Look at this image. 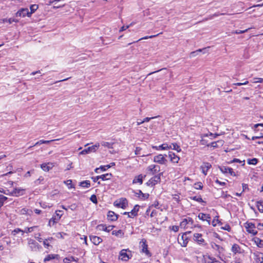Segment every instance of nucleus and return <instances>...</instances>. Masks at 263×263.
Listing matches in <instances>:
<instances>
[{
	"instance_id": "1",
	"label": "nucleus",
	"mask_w": 263,
	"mask_h": 263,
	"mask_svg": "<svg viewBox=\"0 0 263 263\" xmlns=\"http://www.w3.org/2000/svg\"><path fill=\"white\" fill-rule=\"evenodd\" d=\"M132 255L130 251L123 249L120 252L119 258L123 261H127L132 257Z\"/></svg>"
},
{
	"instance_id": "2",
	"label": "nucleus",
	"mask_w": 263,
	"mask_h": 263,
	"mask_svg": "<svg viewBox=\"0 0 263 263\" xmlns=\"http://www.w3.org/2000/svg\"><path fill=\"white\" fill-rule=\"evenodd\" d=\"M245 227L249 233L252 234L253 235H255L257 234L255 224L247 222L245 223Z\"/></svg>"
},
{
	"instance_id": "3",
	"label": "nucleus",
	"mask_w": 263,
	"mask_h": 263,
	"mask_svg": "<svg viewBox=\"0 0 263 263\" xmlns=\"http://www.w3.org/2000/svg\"><path fill=\"white\" fill-rule=\"evenodd\" d=\"M162 175V173H161L157 175H156L151 178L146 183L147 185L153 186L158 182H159L161 180V176Z\"/></svg>"
},
{
	"instance_id": "4",
	"label": "nucleus",
	"mask_w": 263,
	"mask_h": 263,
	"mask_svg": "<svg viewBox=\"0 0 263 263\" xmlns=\"http://www.w3.org/2000/svg\"><path fill=\"white\" fill-rule=\"evenodd\" d=\"M99 146H100V145L98 143V144H96L94 145H92L91 146L85 148L84 149H83V151H82L80 153V154L85 155V154L91 153V152H95L97 151V149L98 148Z\"/></svg>"
},
{
	"instance_id": "5",
	"label": "nucleus",
	"mask_w": 263,
	"mask_h": 263,
	"mask_svg": "<svg viewBox=\"0 0 263 263\" xmlns=\"http://www.w3.org/2000/svg\"><path fill=\"white\" fill-rule=\"evenodd\" d=\"M28 245L32 251H38L41 247L39 243L32 239H28Z\"/></svg>"
},
{
	"instance_id": "6",
	"label": "nucleus",
	"mask_w": 263,
	"mask_h": 263,
	"mask_svg": "<svg viewBox=\"0 0 263 263\" xmlns=\"http://www.w3.org/2000/svg\"><path fill=\"white\" fill-rule=\"evenodd\" d=\"M128 202L126 198H121L119 201H116L114 202V205L122 209H125L127 205Z\"/></svg>"
},
{
	"instance_id": "7",
	"label": "nucleus",
	"mask_w": 263,
	"mask_h": 263,
	"mask_svg": "<svg viewBox=\"0 0 263 263\" xmlns=\"http://www.w3.org/2000/svg\"><path fill=\"white\" fill-rule=\"evenodd\" d=\"M154 161L160 164H165L167 162V160L165 158L163 155L159 154L154 157Z\"/></svg>"
},
{
	"instance_id": "8",
	"label": "nucleus",
	"mask_w": 263,
	"mask_h": 263,
	"mask_svg": "<svg viewBox=\"0 0 263 263\" xmlns=\"http://www.w3.org/2000/svg\"><path fill=\"white\" fill-rule=\"evenodd\" d=\"M141 247L142 248V252L145 253L146 255L151 256V253L148 250V246L146 244V240L145 239H142L140 241Z\"/></svg>"
},
{
	"instance_id": "9",
	"label": "nucleus",
	"mask_w": 263,
	"mask_h": 263,
	"mask_svg": "<svg viewBox=\"0 0 263 263\" xmlns=\"http://www.w3.org/2000/svg\"><path fill=\"white\" fill-rule=\"evenodd\" d=\"M16 16L25 17L27 16L30 17L31 16L28 9L27 8L22 9L21 10L17 11L16 13Z\"/></svg>"
},
{
	"instance_id": "10",
	"label": "nucleus",
	"mask_w": 263,
	"mask_h": 263,
	"mask_svg": "<svg viewBox=\"0 0 263 263\" xmlns=\"http://www.w3.org/2000/svg\"><path fill=\"white\" fill-rule=\"evenodd\" d=\"M212 165L210 163L204 162L200 166L202 172L204 175H206L208 170L211 167Z\"/></svg>"
},
{
	"instance_id": "11",
	"label": "nucleus",
	"mask_w": 263,
	"mask_h": 263,
	"mask_svg": "<svg viewBox=\"0 0 263 263\" xmlns=\"http://www.w3.org/2000/svg\"><path fill=\"white\" fill-rule=\"evenodd\" d=\"M198 218L202 220H206L208 224H210L211 216L209 214H205L202 213H200L198 216Z\"/></svg>"
},
{
	"instance_id": "12",
	"label": "nucleus",
	"mask_w": 263,
	"mask_h": 263,
	"mask_svg": "<svg viewBox=\"0 0 263 263\" xmlns=\"http://www.w3.org/2000/svg\"><path fill=\"white\" fill-rule=\"evenodd\" d=\"M114 226H109L106 227V225L103 224H99L97 226V229L100 231H104L106 232H109L112 230Z\"/></svg>"
},
{
	"instance_id": "13",
	"label": "nucleus",
	"mask_w": 263,
	"mask_h": 263,
	"mask_svg": "<svg viewBox=\"0 0 263 263\" xmlns=\"http://www.w3.org/2000/svg\"><path fill=\"white\" fill-rule=\"evenodd\" d=\"M24 191L22 189L15 188L11 192L10 194L12 196L18 197L24 194Z\"/></svg>"
},
{
	"instance_id": "14",
	"label": "nucleus",
	"mask_w": 263,
	"mask_h": 263,
	"mask_svg": "<svg viewBox=\"0 0 263 263\" xmlns=\"http://www.w3.org/2000/svg\"><path fill=\"white\" fill-rule=\"evenodd\" d=\"M145 177V175L143 176L142 174L136 176L133 180V183L135 184L137 183L142 184L143 183V179Z\"/></svg>"
},
{
	"instance_id": "15",
	"label": "nucleus",
	"mask_w": 263,
	"mask_h": 263,
	"mask_svg": "<svg viewBox=\"0 0 263 263\" xmlns=\"http://www.w3.org/2000/svg\"><path fill=\"white\" fill-rule=\"evenodd\" d=\"M90 239L92 242L95 245H98L102 241V239L97 236H90Z\"/></svg>"
},
{
	"instance_id": "16",
	"label": "nucleus",
	"mask_w": 263,
	"mask_h": 263,
	"mask_svg": "<svg viewBox=\"0 0 263 263\" xmlns=\"http://www.w3.org/2000/svg\"><path fill=\"white\" fill-rule=\"evenodd\" d=\"M168 156L170 158L171 161L173 163H178L180 159L179 157L176 155L172 152H169Z\"/></svg>"
},
{
	"instance_id": "17",
	"label": "nucleus",
	"mask_w": 263,
	"mask_h": 263,
	"mask_svg": "<svg viewBox=\"0 0 263 263\" xmlns=\"http://www.w3.org/2000/svg\"><path fill=\"white\" fill-rule=\"evenodd\" d=\"M59 139H56V140H41L39 141H37V142H36L34 145L33 146H29L28 149H30L32 147H33L34 146H36V145H41L42 144H49L50 143V142H52V141H56V140H59Z\"/></svg>"
},
{
	"instance_id": "18",
	"label": "nucleus",
	"mask_w": 263,
	"mask_h": 263,
	"mask_svg": "<svg viewBox=\"0 0 263 263\" xmlns=\"http://www.w3.org/2000/svg\"><path fill=\"white\" fill-rule=\"evenodd\" d=\"M53 166L51 163H43L41 165V167L43 171L48 172L52 168Z\"/></svg>"
},
{
	"instance_id": "19",
	"label": "nucleus",
	"mask_w": 263,
	"mask_h": 263,
	"mask_svg": "<svg viewBox=\"0 0 263 263\" xmlns=\"http://www.w3.org/2000/svg\"><path fill=\"white\" fill-rule=\"evenodd\" d=\"M178 242L182 247H185L188 242L187 238L185 234H183L181 236V239L180 240L178 238Z\"/></svg>"
},
{
	"instance_id": "20",
	"label": "nucleus",
	"mask_w": 263,
	"mask_h": 263,
	"mask_svg": "<svg viewBox=\"0 0 263 263\" xmlns=\"http://www.w3.org/2000/svg\"><path fill=\"white\" fill-rule=\"evenodd\" d=\"M107 217L109 220L111 221H116L118 219V215L112 211L108 212Z\"/></svg>"
},
{
	"instance_id": "21",
	"label": "nucleus",
	"mask_w": 263,
	"mask_h": 263,
	"mask_svg": "<svg viewBox=\"0 0 263 263\" xmlns=\"http://www.w3.org/2000/svg\"><path fill=\"white\" fill-rule=\"evenodd\" d=\"M205 263H221L217 260L215 258L208 256L204 258Z\"/></svg>"
},
{
	"instance_id": "22",
	"label": "nucleus",
	"mask_w": 263,
	"mask_h": 263,
	"mask_svg": "<svg viewBox=\"0 0 263 263\" xmlns=\"http://www.w3.org/2000/svg\"><path fill=\"white\" fill-rule=\"evenodd\" d=\"M153 148L156 149L157 150L162 149V150H165V149H169L170 148H172V145L168 146L167 143H163L162 145L159 146H153Z\"/></svg>"
},
{
	"instance_id": "23",
	"label": "nucleus",
	"mask_w": 263,
	"mask_h": 263,
	"mask_svg": "<svg viewBox=\"0 0 263 263\" xmlns=\"http://www.w3.org/2000/svg\"><path fill=\"white\" fill-rule=\"evenodd\" d=\"M195 240L198 242L199 243H202L204 242V239L202 238V235L199 233H195L194 234Z\"/></svg>"
},
{
	"instance_id": "24",
	"label": "nucleus",
	"mask_w": 263,
	"mask_h": 263,
	"mask_svg": "<svg viewBox=\"0 0 263 263\" xmlns=\"http://www.w3.org/2000/svg\"><path fill=\"white\" fill-rule=\"evenodd\" d=\"M157 167H158V165H151L148 167V170L152 172V174L154 175L159 172V170L157 169Z\"/></svg>"
},
{
	"instance_id": "25",
	"label": "nucleus",
	"mask_w": 263,
	"mask_h": 263,
	"mask_svg": "<svg viewBox=\"0 0 263 263\" xmlns=\"http://www.w3.org/2000/svg\"><path fill=\"white\" fill-rule=\"evenodd\" d=\"M211 247L215 250H217V251H218V252L219 253H221V252L223 250V249L222 247L216 244L214 242H212L211 243Z\"/></svg>"
},
{
	"instance_id": "26",
	"label": "nucleus",
	"mask_w": 263,
	"mask_h": 263,
	"mask_svg": "<svg viewBox=\"0 0 263 263\" xmlns=\"http://www.w3.org/2000/svg\"><path fill=\"white\" fill-rule=\"evenodd\" d=\"M139 205L137 204L135 205L134 209L131 211L130 214L132 215V218L138 215V212L139 210Z\"/></svg>"
},
{
	"instance_id": "27",
	"label": "nucleus",
	"mask_w": 263,
	"mask_h": 263,
	"mask_svg": "<svg viewBox=\"0 0 263 263\" xmlns=\"http://www.w3.org/2000/svg\"><path fill=\"white\" fill-rule=\"evenodd\" d=\"M253 240L257 247L259 248L263 247V240L256 237L253 238Z\"/></svg>"
},
{
	"instance_id": "28",
	"label": "nucleus",
	"mask_w": 263,
	"mask_h": 263,
	"mask_svg": "<svg viewBox=\"0 0 263 263\" xmlns=\"http://www.w3.org/2000/svg\"><path fill=\"white\" fill-rule=\"evenodd\" d=\"M218 143L220 144L221 145H222L223 143V141L222 140L218 141L217 142H213L211 143L207 144V146L209 147H213V148H216L218 147Z\"/></svg>"
},
{
	"instance_id": "29",
	"label": "nucleus",
	"mask_w": 263,
	"mask_h": 263,
	"mask_svg": "<svg viewBox=\"0 0 263 263\" xmlns=\"http://www.w3.org/2000/svg\"><path fill=\"white\" fill-rule=\"evenodd\" d=\"M232 251L235 254L237 253H241L240 252V247L237 244H234L232 247L231 249Z\"/></svg>"
},
{
	"instance_id": "30",
	"label": "nucleus",
	"mask_w": 263,
	"mask_h": 263,
	"mask_svg": "<svg viewBox=\"0 0 263 263\" xmlns=\"http://www.w3.org/2000/svg\"><path fill=\"white\" fill-rule=\"evenodd\" d=\"M111 177H112V174L111 173H107V174L99 176V177L100 178V179H101L103 181L109 180Z\"/></svg>"
},
{
	"instance_id": "31",
	"label": "nucleus",
	"mask_w": 263,
	"mask_h": 263,
	"mask_svg": "<svg viewBox=\"0 0 263 263\" xmlns=\"http://www.w3.org/2000/svg\"><path fill=\"white\" fill-rule=\"evenodd\" d=\"M59 256L57 254H49V255H48L44 259V262H46V261H49L51 259H55V258H58Z\"/></svg>"
},
{
	"instance_id": "32",
	"label": "nucleus",
	"mask_w": 263,
	"mask_h": 263,
	"mask_svg": "<svg viewBox=\"0 0 263 263\" xmlns=\"http://www.w3.org/2000/svg\"><path fill=\"white\" fill-rule=\"evenodd\" d=\"M59 220H57L56 216H53L49 221L48 225L50 227L53 226L55 223L58 222Z\"/></svg>"
},
{
	"instance_id": "33",
	"label": "nucleus",
	"mask_w": 263,
	"mask_h": 263,
	"mask_svg": "<svg viewBox=\"0 0 263 263\" xmlns=\"http://www.w3.org/2000/svg\"><path fill=\"white\" fill-rule=\"evenodd\" d=\"M112 234L116 236L122 237L123 236L124 233L122 230H119L118 231H112Z\"/></svg>"
},
{
	"instance_id": "34",
	"label": "nucleus",
	"mask_w": 263,
	"mask_h": 263,
	"mask_svg": "<svg viewBox=\"0 0 263 263\" xmlns=\"http://www.w3.org/2000/svg\"><path fill=\"white\" fill-rule=\"evenodd\" d=\"M256 206L259 212L263 213V201H257L256 202Z\"/></svg>"
},
{
	"instance_id": "35",
	"label": "nucleus",
	"mask_w": 263,
	"mask_h": 263,
	"mask_svg": "<svg viewBox=\"0 0 263 263\" xmlns=\"http://www.w3.org/2000/svg\"><path fill=\"white\" fill-rule=\"evenodd\" d=\"M110 167V165H106L104 166H101L99 168H97L95 169V172L97 173H99V170H101L102 171H105Z\"/></svg>"
},
{
	"instance_id": "36",
	"label": "nucleus",
	"mask_w": 263,
	"mask_h": 263,
	"mask_svg": "<svg viewBox=\"0 0 263 263\" xmlns=\"http://www.w3.org/2000/svg\"><path fill=\"white\" fill-rule=\"evenodd\" d=\"M80 185L83 187L88 188L90 186V181L88 180L83 181L80 182Z\"/></svg>"
},
{
	"instance_id": "37",
	"label": "nucleus",
	"mask_w": 263,
	"mask_h": 263,
	"mask_svg": "<svg viewBox=\"0 0 263 263\" xmlns=\"http://www.w3.org/2000/svg\"><path fill=\"white\" fill-rule=\"evenodd\" d=\"M101 145L104 147H106L108 148H112V145L114 144L113 143H109L107 142H104L103 141L101 143Z\"/></svg>"
},
{
	"instance_id": "38",
	"label": "nucleus",
	"mask_w": 263,
	"mask_h": 263,
	"mask_svg": "<svg viewBox=\"0 0 263 263\" xmlns=\"http://www.w3.org/2000/svg\"><path fill=\"white\" fill-rule=\"evenodd\" d=\"M171 145H172V148H170V149L176 150L178 152H179L181 151L180 146L176 143H172Z\"/></svg>"
},
{
	"instance_id": "39",
	"label": "nucleus",
	"mask_w": 263,
	"mask_h": 263,
	"mask_svg": "<svg viewBox=\"0 0 263 263\" xmlns=\"http://www.w3.org/2000/svg\"><path fill=\"white\" fill-rule=\"evenodd\" d=\"M218 216H215L214 219L212 221V224L213 227L216 226L217 223H218L220 224H222V223L218 220Z\"/></svg>"
},
{
	"instance_id": "40",
	"label": "nucleus",
	"mask_w": 263,
	"mask_h": 263,
	"mask_svg": "<svg viewBox=\"0 0 263 263\" xmlns=\"http://www.w3.org/2000/svg\"><path fill=\"white\" fill-rule=\"evenodd\" d=\"M37 8H38V5H37L34 4V5H31V6L30 7L31 11L29 12L30 15H31L33 13H34L36 10V9Z\"/></svg>"
},
{
	"instance_id": "41",
	"label": "nucleus",
	"mask_w": 263,
	"mask_h": 263,
	"mask_svg": "<svg viewBox=\"0 0 263 263\" xmlns=\"http://www.w3.org/2000/svg\"><path fill=\"white\" fill-rule=\"evenodd\" d=\"M19 232H22V235H23L25 231H23V230H22L20 228H16L12 232V234L13 235H15Z\"/></svg>"
},
{
	"instance_id": "42",
	"label": "nucleus",
	"mask_w": 263,
	"mask_h": 263,
	"mask_svg": "<svg viewBox=\"0 0 263 263\" xmlns=\"http://www.w3.org/2000/svg\"><path fill=\"white\" fill-rule=\"evenodd\" d=\"M205 49H206V48H203V49H199L198 50H197L195 51H193V52H191L190 56L191 58L194 57H195L197 55L198 52H200L202 50H204Z\"/></svg>"
},
{
	"instance_id": "43",
	"label": "nucleus",
	"mask_w": 263,
	"mask_h": 263,
	"mask_svg": "<svg viewBox=\"0 0 263 263\" xmlns=\"http://www.w3.org/2000/svg\"><path fill=\"white\" fill-rule=\"evenodd\" d=\"M258 162V160L256 158H253L251 159H248V163L249 164L255 165Z\"/></svg>"
},
{
	"instance_id": "44",
	"label": "nucleus",
	"mask_w": 263,
	"mask_h": 263,
	"mask_svg": "<svg viewBox=\"0 0 263 263\" xmlns=\"http://www.w3.org/2000/svg\"><path fill=\"white\" fill-rule=\"evenodd\" d=\"M219 169L221 172H222L224 174H226L228 173L229 167L224 166H222L219 167Z\"/></svg>"
},
{
	"instance_id": "45",
	"label": "nucleus",
	"mask_w": 263,
	"mask_h": 263,
	"mask_svg": "<svg viewBox=\"0 0 263 263\" xmlns=\"http://www.w3.org/2000/svg\"><path fill=\"white\" fill-rule=\"evenodd\" d=\"M188 223V220L187 219H184L180 223L181 228H185Z\"/></svg>"
},
{
	"instance_id": "46",
	"label": "nucleus",
	"mask_w": 263,
	"mask_h": 263,
	"mask_svg": "<svg viewBox=\"0 0 263 263\" xmlns=\"http://www.w3.org/2000/svg\"><path fill=\"white\" fill-rule=\"evenodd\" d=\"M56 217L57 218V220H60L61 216L63 214V211L61 210H57L56 211Z\"/></svg>"
},
{
	"instance_id": "47",
	"label": "nucleus",
	"mask_w": 263,
	"mask_h": 263,
	"mask_svg": "<svg viewBox=\"0 0 263 263\" xmlns=\"http://www.w3.org/2000/svg\"><path fill=\"white\" fill-rule=\"evenodd\" d=\"M7 199V197L4 196V195H0V207L3 206V203Z\"/></svg>"
},
{
	"instance_id": "48",
	"label": "nucleus",
	"mask_w": 263,
	"mask_h": 263,
	"mask_svg": "<svg viewBox=\"0 0 263 263\" xmlns=\"http://www.w3.org/2000/svg\"><path fill=\"white\" fill-rule=\"evenodd\" d=\"M194 187L197 190H201L203 187V185L201 182L195 183L194 185Z\"/></svg>"
},
{
	"instance_id": "49",
	"label": "nucleus",
	"mask_w": 263,
	"mask_h": 263,
	"mask_svg": "<svg viewBox=\"0 0 263 263\" xmlns=\"http://www.w3.org/2000/svg\"><path fill=\"white\" fill-rule=\"evenodd\" d=\"M159 34H157L156 35H151V36H146L145 37H142L140 39H139L138 40L136 41H134L133 42V43H135V42H138L139 41H141L142 40H146V39H151V38H153V37H154L155 36H157V35H158Z\"/></svg>"
},
{
	"instance_id": "50",
	"label": "nucleus",
	"mask_w": 263,
	"mask_h": 263,
	"mask_svg": "<svg viewBox=\"0 0 263 263\" xmlns=\"http://www.w3.org/2000/svg\"><path fill=\"white\" fill-rule=\"evenodd\" d=\"M191 198L192 200H194L195 201H198L199 202H203L202 198L200 196H199V197H197V196L191 197Z\"/></svg>"
},
{
	"instance_id": "51",
	"label": "nucleus",
	"mask_w": 263,
	"mask_h": 263,
	"mask_svg": "<svg viewBox=\"0 0 263 263\" xmlns=\"http://www.w3.org/2000/svg\"><path fill=\"white\" fill-rule=\"evenodd\" d=\"M36 227V226H34V227H30V228H26L25 230L24 231H25V233H30Z\"/></svg>"
},
{
	"instance_id": "52",
	"label": "nucleus",
	"mask_w": 263,
	"mask_h": 263,
	"mask_svg": "<svg viewBox=\"0 0 263 263\" xmlns=\"http://www.w3.org/2000/svg\"><path fill=\"white\" fill-rule=\"evenodd\" d=\"M90 200L94 203H97V198L95 195H91L90 198Z\"/></svg>"
},
{
	"instance_id": "53",
	"label": "nucleus",
	"mask_w": 263,
	"mask_h": 263,
	"mask_svg": "<svg viewBox=\"0 0 263 263\" xmlns=\"http://www.w3.org/2000/svg\"><path fill=\"white\" fill-rule=\"evenodd\" d=\"M141 197H140V196H138V197H140L141 199H147L149 197V195L148 194L142 193L141 195Z\"/></svg>"
},
{
	"instance_id": "54",
	"label": "nucleus",
	"mask_w": 263,
	"mask_h": 263,
	"mask_svg": "<svg viewBox=\"0 0 263 263\" xmlns=\"http://www.w3.org/2000/svg\"><path fill=\"white\" fill-rule=\"evenodd\" d=\"M263 139V134H260V135L257 136H253L251 138V139L252 140H254L256 139Z\"/></svg>"
},
{
	"instance_id": "55",
	"label": "nucleus",
	"mask_w": 263,
	"mask_h": 263,
	"mask_svg": "<svg viewBox=\"0 0 263 263\" xmlns=\"http://www.w3.org/2000/svg\"><path fill=\"white\" fill-rule=\"evenodd\" d=\"M221 228L229 232L231 231V227L229 224H226L224 227H222Z\"/></svg>"
},
{
	"instance_id": "56",
	"label": "nucleus",
	"mask_w": 263,
	"mask_h": 263,
	"mask_svg": "<svg viewBox=\"0 0 263 263\" xmlns=\"http://www.w3.org/2000/svg\"><path fill=\"white\" fill-rule=\"evenodd\" d=\"M43 245L45 246V248L48 249L49 247H51L49 243L48 242V239H45L43 241Z\"/></svg>"
},
{
	"instance_id": "57",
	"label": "nucleus",
	"mask_w": 263,
	"mask_h": 263,
	"mask_svg": "<svg viewBox=\"0 0 263 263\" xmlns=\"http://www.w3.org/2000/svg\"><path fill=\"white\" fill-rule=\"evenodd\" d=\"M242 192H245L246 190H249V187H248V184L242 183Z\"/></svg>"
},
{
	"instance_id": "58",
	"label": "nucleus",
	"mask_w": 263,
	"mask_h": 263,
	"mask_svg": "<svg viewBox=\"0 0 263 263\" xmlns=\"http://www.w3.org/2000/svg\"><path fill=\"white\" fill-rule=\"evenodd\" d=\"M157 117H151V118L146 117L143 120V123L146 122H149L151 119L156 118Z\"/></svg>"
},
{
	"instance_id": "59",
	"label": "nucleus",
	"mask_w": 263,
	"mask_h": 263,
	"mask_svg": "<svg viewBox=\"0 0 263 263\" xmlns=\"http://www.w3.org/2000/svg\"><path fill=\"white\" fill-rule=\"evenodd\" d=\"M249 29H247L245 30H236L235 32H234V33H236V34H241V33H245L246 32H247L248 30Z\"/></svg>"
},
{
	"instance_id": "60",
	"label": "nucleus",
	"mask_w": 263,
	"mask_h": 263,
	"mask_svg": "<svg viewBox=\"0 0 263 263\" xmlns=\"http://www.w3.org/2000/svg\"><path fill=\"white\" fill-rule=\"evenodd\" d=\"M228 173H229L231 176H236V174H235V172L233 171V169L230 167H229V170Z\"/></svg>"
},
{
	"instance_id": "61",
	"label": "nucleus",
	"mask_w": 263,
	"mask_h": 263,
	"mask_svg": "<svg viewBox=\"0 0 263 263\" xmlns=\"http://www.w3.org/2000/svg\"><path fill=\"white\" fill-rule=\"evenodd\" d=\"M171 229L175 232H177L179 231V227L177 226H173L172 227Z\"/></svg>"
},
{
	"instance_id": "62",
	"label": "nucleus",
	"mask_w": 263,
	"mask_h": 263,
	"mask_svg": "<svg viewBox=\"0 0 263 263\" xmlns=\"http://www.w3.org/2000/svg\"><path fill=\"white\" fill-rule=\"evenodd\" d=\"M254 79L255 80V83H262L263 82L262 78H255Z\"/></svg>"
},
{
	"instance_id": "63",
	"label": "nucleus",
	"mask_w": 263,
	"mask_h": 263,
	"mask_svg": "<svg viewBox=\"0 0 263 263\" xmlns=\"http://www.w3.org/2000/svg\"><path fill=\"white\" fill-rule=\"evenodd\" d=\"M66 184L68 185L69 188H72L73 187L72 185V181L71 180H68L66 182Z\"/></svg>"
},
{
	"instance_id": "64",
	"label": "nucleus",
	"mask_w": 263,
	"mask_h": 263,
	"mask_svg": "<svg viewBox=\"0 0 263 263\" xmlns=\"http://www.w3.org/2000/svg\"><path fill=\"white\" fill-rule=\"evenodd\" d=\"M141 150V148L140 147H137L135 149V154L136 155H140V151Z\"/></svg>"
}]
</instances>
